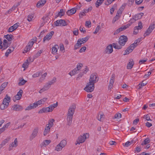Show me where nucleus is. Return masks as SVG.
Here are the masks:
<instances>
[{
    "instance_id": "obj_1",
    "label": "nucleus",
    "mask_w": 155,
    "mask_h": 155,
    "mask_svg": "<svg viewBox=\"0 0 155 155\" xmlns=\"http://www.w3.org/2000/svg\"><path fill=\"white\" fill-rule=\"evenodd\" d=\"M83 65L82 64L79 63L78 64L77 67L73 69L72 71H71L69 74L71 76H72L75 74L78 73L80 72V70L81 69V67Z\"/></svg>"
},
{
    "instance_id": "obj_2",
    "label": "nucleus",
    "mask_w": 155,
    "mask_h": 155,
    "mask_svg": "<svg viewBox=\"0 0 155 155\" xmlns=\"http://www.w3.org/2000/svg\"><path fill=\"white\" fill-rule=\"evenodd\" d=\"M89 134L86 133V134H83V136H81L79 137L77 140V143L76 144H80V143L84 142L86 139L89 137Z\"/></svg>"
},
{
    "instance_id": "obj_3",
    "label": "nucleus",
    "mask_w": 155,
    "mask_h": 155,
    "mask_svg": "<svg viewBox=\"0 0 155 155\" xmlns=\"http://www.w3.org/2000/svg\"><path fill=\"white\" fill-rule=\"evenodd\" d=\"M94 88V84L89 82H88L84 88V90L87 92H92Z\"/></svg>"
},
{
    "instance_id": "obj_4",
    "label": "nucleus",
    "mask_w": 155,
    "mask_h": 155,
    "mask_svg": "<svg viewBox=\"0 0 155 155\" xmlns=\"http://www.w3.org/2000/svg\"><path fill=\"white\" fill-rule=\"evenodd\" d=\"M75 108L76 105L74 104L71 105L68 109L67 115L73 117Z\"/></svg>"
},
{
    "instance_id": "obj_5",
    "label": "nucleus",
    "mask_w": 155,
    "mask_h": 155,
    "mask_svg": "<svg viewBox=\"0 0 155 155\" xmlns=\"http://www.w3.org/2000/svg\"><path fill=\"white\" fill-rule=\"evenodd\" d=\"M143 15V13H140L135 15L133 16L132 19H130V22L131 23L134 22L140 19Z\"/></svg>"
},
{
    "instance_id": "obj_6",
    "label": "nucleus",
    "mask_w": 155,
    "mask_h": 155,
    "mask_svg": "<svg viewBox=\"0 0 155 155\" xmlns=\"http://www.w3.org/2000/svg\"><path fill=\"white\" fill-rule=\"evenodd\" d=\"M31 41H29L28 45L25 47L24 49L23 53H25L29 51L33 45L34 44V39H32Z\"/></svg>"
},
{
    "instance_id": "obj_7",
    "label": "nucleus",
    "mask_w": 155,
    "mask_h": 155,
    "mask_svg": "<svg viewBox=\"0 0 155 155\" xmlns=\"http://www.w3.org/2000/svg\"><path fill=\"white\" fill-rule=\"evenodd\" d=\"M98 78L94 74H91L89 79V82L94 84L98 81Z\"/></svg>"
},
{
    "instance_id": "obj_8",
    "label": "nucleus",
    "mask_w": 155,
    "mask_h": 155,
    "mask_svg": "<svg viewBox=\"0 0 155 155\" xmlns=\"http://www.w3.org/2000/svg\"><path fill=\"white\" fill-rule=\"evenodd\" d=\"M119 39V43L122 46H124L127 41V37L124 35L120 36Z\"/></svg>"
},
{
    "instance_id": "obj_9",
    "label": "nucleus",
    "mask_w": 155,
    "mask_h": 155,
    "mask_svg": "<svg viewBox=\"0 0 155 155\" xmlns=\"http://www.w3.org/2000/svg\"><path fill=\"white\" fill-rule=\"evenodd\" d=\"M39 130V128L36 127L33 130L31 135L30 136L29 139L31 140H33L38 135Z\"/></svg>"
},
{
    "instance_id": "obj_10",
    "label": "nucleus",
    "mask_w": 155,
    "mask_h": 155,
    "mask_svg": "<svg viewBox=\"0 0 155 155\" xmlns=\"http://www.w3.org/2000/svg\"><path fill=\"white\" fill-rule=\"evenodd\" d=\"M155 28V24H153V25H150L147 29L145 33L144 34V36L145 37L148 35Z\"/></svg>"
},
{
    "instance_id": "obj_11",
    "label": "nucleus",
    "mask_w": 155,
    "mask_h": 155,
    "mask_svg": "<svg viewBox=\"0 0 155 155\" xmlns=\"http://www.w3.org/2000/svg\"><path fill=\"white\" fill-rule=\"evenodd\" d=\"M54 24L56 26H65L67 25L65 21L64 20L62 19L57 20L54 22Z\"/></svg>"
},
{
    "instance_id": "obj_12",
    "label": "nucleus",
    "mask_w": 155,
    "mask_h": 155,
    "mask_svg": "<svg viewBox=\"0 0 155 155\" xmlns=\"http://www.w3.org/2000/svg\"><path fill=\"white\" fill-rule=\"evenodd\" d=\"M18 145V141L17 138L15 139L14 142L12 143L9 145L8 148V150L9 151L12 150L13 149V147H16Z\"/></svg>"
},
{
    "instance_id": "obj_13",
    "label": "nucleus",
    "mask_w": 155,
    "mask_h": 155,
    "mask_svg": "<svg viewBox=\"0 0 155 155\" xmlns=\"http://www.w3.org/2000/svg\"><path fill=\"white\" fill-rule=\"evenodd\" d=\"M54 34L53 31H51L46 35L43 38V42H45L46 41H49L52 38L53 35Z\"/></svg>"
},
{
    "instance_id": "obj_14",
    "label": "nucleus",
    "mask_w": 155,
    "mask_h": 155,
    "mask_svg": "<svg viewBox=\"0 0 155 155\" xmlns=\"http://www.w3.org/2000/svg\"><path fill=\"white\" fill-rule=\"evenodd\" d=\"M143 27L142 23L141 22H140L138 23V25L136 26L134 28V34H136L138 32V30L141 29Z\"/></svg>"
},
{
    "instance_id": "obj_15",
    "label": "nucleus",
    "mask_w": 155,
    "mask_h": 155,
    "mask_svg": "<svg viewBox=\"0 0 155 155\" xmlns=\"http://www.w3.org/2000/svg\"><path fill=\"white\" fill-rule=\"evenodd\" d=\"M23 93V91L22 90H20L18 92L17 94L15 96V98H13V100L14 101H15L16 100H20L21 97Z\"/></svg>"
},
{
    "instance_id": "obj_16",
    "label": "nucleus",
    "mask_w": 155,
    "mask_h": 155,
    "mask_svg": "<svg viewBox=\"0 0 155 155\" xmlns=\"http://www.w3.org/2000/svg\"><path fill=\"white\" fill-rule=\"evenodd\" d=\"M10 97L8 96L7 95H6L5 97L3 99L2 103L5 105L8 106L9 103L10 101Z\"/></svg>"
},
{
    "instance_id": "obj_17",
    "label": "nucleus",
    "mask_w": 155,
    "mask_h": 155,
    "mask_svg": "<svg viewBox=\"0 0 155 155\" xmlns=\"http://www.w3.org/2000/svg\"><path fill=\"white\" fill-rule=\"evenodd\" d=\"M58 105V103L57 102H56V103L55 104L54 103L50 105L48 107H47L49 109H48L49 112H51L55 107H57Z\"/></svg>"
},
{
    "instance_id": "obj_18",
    "label": "nucleus",
    "mask_w": 155,
    "mask_h": 155,
    "mask_svg": "<svg viewBox=\"0 0 155 155\" xmlns=\"http://www.w3.org/2000/svg\"><path fill=\"white\" fill-rule=\"evenodd\" d=\"M50 87L49 85L47 83L39 91V92L40 93H42L48 90Z\"/></svg>"
},
{
    "instance_id": "obj_19",
    "label": "nucleus",
    "mask_w": 155,
    "mask_h": 155,
    "mask_svg": "<svg viewBox=\"0 0 155 155\" xmlns=\"http://www.w3.org/2000/svg\"><path fill=\"white\" fill-rule=\"evenodd\" d=\"M106 53L110 54L113 51V48L112 45H110L106 48Z\"/></svg>"
},
{
    "instance_id": "obj_20",
    "label": "nucleus",
    "mask_w": 155,
    "mask_h": 155,
    "mask_svg": "<svg viewBox=\"0 0 155 155\" xmlns=\"http://www.w3.org/2000/svg\"><path fill=\"white\" fill-rule=\"evenodd\" d=\"M13 109L15 111H19L23 109V108L22 106L19 105H15L12 106Z\"/></svg>"
},
{
    "instance_id": "obj_21",
    "label": "nucleus",
    "mask_w": 155,
    "mask_h": 155,
    "mask_svg": "<svg viewBox=\"0 0 155 155\" xmlns=\"http://www.w3.org/2000/svg\"><path fill=\"white\" fill-rule=\"evenodd\" d=\"M134 64V62L133 59H130L127 65V68L128 69H131Z\"/></svg>"
},
{
    "instance_id": "obj_22",
    "label": "nucleus",
    "mask_w": 155,
    "mask_h": 155,
    "mask_svg": "<svg viewBox=\"0 0 155 155\" xmlns=\"http://www.w3.org/2000/svg\"><path fill=\"white\" fill-rule=\"evenodd\" d=\"M134 45H133V44H131L130 46L127 48V50L125 51L126 52V54H128L132 51L135 48L133 46Z\"/></svg>"
},
{
    "instance_id": "obj_23",
    "label": "nucleus",
    "mask_w": 155,
    "mask_h": 155,
    "mask_svg": "<svg viewBox=\"0 0 155 155\" xmlns=\"http://www.w3.org/2000/svg\"><path fill=\"white\" fill-rule=\"evenodd\" d=\"M46 0H41L39 1L37 4V7L40 8L43 6L46 2Z\"/></svg>"
},
{
    "instance_id": "obj_24",
    "label": "nucleus",
    "mask_w": 155,
    "mask_h": 155,
    "mask_svg": "<svg viewBox=\"0 0 155 155\" xmlns=\"http://www.w3.org/2000/svg\"><path fill=\"white\" fill-rule=\"evenodd\" d=\"M51 142L50 140H45L41 144L40 146L42 147L44 146H47L51 143Z\"/></svg>"
},
{
    "instance_id": "obj_25",
    "label": "nucleus",
    "mask_w": 155,
    "mask_h": 155,
    "mask_svg": "<svg viewBox=\"0 0 155 155\" xmlns=\"http://www.w3.org/2000/svg\"><path fill=\"white\" fill-rule=\"evenodd\" d=\"M59 48V46L57 45H55L52 48V53L54 54H56L57 52L58 49Z\"/></svg>"
},
{
    "instance_id": "obj_26",
    "label": "nucleus",
    "mask_w": 155,
    "mask_h": 155,
    "mask_svg": "<svg viewBox=\"0 0 155 155\" xmlns=\"http://www.w3.org/2000/svg\"><path fill=\"white\" fill-rule=\"evenodd\" d=\"M51 128L48 127V126H45V130L43 132V135L45 136L47 135L50 132V130Z\"/></svg>"
},
{
    "instance_id": "obj_27",
    "label": "nucleus",
    "mask_w": 155,
    "mask_h": 155,
    "mask_svg": "<svg viewBox=\"0 0 155 155\" xmlns=\"http://www.w3.org/2000/svg\"><path fill=\"white\" fill-rule=\"evenodd\" d=\"M73 117L67 115V125L69 126H70L72 123Z\"/></svg>"
},
{
    "instance_id": "obj_28",
    "label": "nucleus",
    "mask_w": 155,
    "mask_h": 155,
    "mask_svg": "<svg viewBox=\"0 0 155 155\" xmlns=\"http://www.w3.org/2000/svg\"><path fill=\"white\" fill-rule=\"evenodd\" d=\"M76 11V8H73L70 10H68L67 12L68 15H70L74 14Z\"/></svg>"
},
{
    "instance_id": "obj_29",
    "label": "nucleus",
    "mask_w": 155,
    "mask_h": 155,
    "mask_svg": "<svg viewBox=\"0 0 155 155\" xmlns=\"http://www.w3.org/2000/svg\"><path fill=\"white\" fill-rule=\"evenodd\" d=\"M36 107L34 103L30 104L27 107L25 110H29L35 108Z\"/></svg>"
},
{
    "instance_id": "obj_30",
    "label": "nucleus",
    "mask_w": 155,
    "mask_h": 155,
    "mask_svg": "<svg viewBox=\"0 0 155 155\" xmlns=\"http://www.w3.org/2000/svg\"><path fill=\"white\" fill-rule=\"evenodd\" d=\"M83 44L80 41V40L78 39L77 41V43L75 44L74 46V49L76 50L79 48L81 46V45Z\"/></svg>"
},
{
    "instance_id": "obj_31",
    "label": "nucleus",
    "mask_w": 155,
    "mask_h": 155,
    "mask_svg": "<svg viewBox=\"0 0 155 155\" xmlns=\"http://www.w3.org/2000/svg\"><path fill=\"white\" fill-rule=\"evenodd\" d=\"M54 121V120L53 119H50L48 122V124H46V126H48V127L51 128L53 125V122Z\"/></svg>"
},
{
    "instance_id": "obj_32",
    "label": "nucleus",
    "mask_w": 155,
    "mask_h": 155,
    "mask_svg": "<svg viewBox=\"0 0 155 155\" xmlns=\"http://www.w3.org/2000/svg\"><path fill=\"white\" fill-rule=\"evenodd\" d=\"M90 38L89 36H87L85 38H81L79 39L80 41L83 44L87 42Z\"/></svg>"
},
{
    "instance_id": "obj_33",
    "label": "nucleus",
    "mask_w": 155,
    "mask_h": 155,
    "mask_svg": "<svg viewBox=\"0 0 155 155\" xmlns=\"http://www.w3.org/2000/svg\"><path fill=\"white\" fill-rule=\"evenodd\" d=\"M3 50H4L7 48L8 47V45L7 41L6 39H4L3 42Z\"/></svg>"
},
{
    "instance_id": "obj_34",
    "label": "nucleus",
    "mask_w": 155,
    "mask_h": 155,
    "mask_svg": "<svg viewBox=\"0 0 155 155\" xmlns=\"http://www.w3.org/2000/svg\"><path fill=\"white\" fill-rule=\"evenodd\" d=\"M14 50V48L13 47H10L6 51L5 53V56L6 57H8L9 54Z\"/></svg>"
},
{
    "instance_id": "obj_35",
    "label": "nucleus",
    "mask_w": 155,
    "mask_h": 155,
    "mask_svg": "<svg viewBox=\"0 0 155 155\" xmlns=\"http://www.w3.org/2000/svg\"><path fill=\"white\" fill-rule=\"evenodd\" d=\"M48 109H48L47 107H44L40 110L38 112V113L39 114H41L43 113L49 112L48 110Z\"/></svg>"
},
{
    "instance_id": "obj_36",
    "label": "nucleus",
    "mask_w": 155,
    "mask_h": 155,
    "mask_svg": "<svg viewBox=\"0 0 155 155\" xmlns=\"http://www.w3.org/2000/svg\"><path fill=\"white\" fill-rule=\"evenodd\" d=\"M10 140V138H6L1 143L0 145V146L2 147L4 146L8 143Z\"/></svg>"
},
{
    "instance_id": "obj_37",
    "label": "nucleus",
    "mask_w": 155,
    "mask_h": 155,
    "mask_svg": "<svg viewBox=\"0 0 155 155\" xmlns=\"http://www.w3.org/2000/svg\"><path fill=\"white\" fill-rule=\"evenodd\" d=\"M147 84V82L146 81H142L141 83H140L138 85V88L139 89H140L142 86H144L146 85Z\"/></svg>"
},
{
    "instance_id": "obj_38",
    "label": "nucleus",
    "mask_w": 155,
    "mask_h": 155,
    "mask_svg": "<svg viewBox=\"0 0 155 155\" xmlns=\"http://www.w3.org/2000/svg\"><path fill=\"white\" fill-rule=\"evenodd\" d=\"M150 140L148 138H147L143 141L141 145L142 146L146 145L150 142Z\"/></svg>"
},
{
    "instance_id": "obj_39",
    "label": "nucleus",
    "mask_w": 155,
    "mask_h": 155,
    "mask_svg": "<svg viewBox=\"0 0 155 155\" xmlns=\"http://www.w3.org/2000/svg\"><path fill=\"white\" fill-rule=\"evenodd\" d=\"M123 10V8L122 7H120L118 10L116 15H117L118 17H120Z\"/></svg>"
},
{
    "instance_id": "obj_40",
    "label": "nucleus",
    "mask_w": 155,
    "mask_h": 155,
    "mask_svg": "<svg viewBox=\"0 0 155 155\" xmlns=\"http://www.w3.org/2000/svg\"><path fill=\"white\" fill-rule=\"evenodd\" d=\"M13 36L12 35H7L4 36V37L9 41L12 40Z\"/></svg>"
},
{
    "instance_id": "obj_41",
    "label": "nucleus",
    "mask_w": 155,
    "mask_h": 155,
    "mask_svg": "<svg viewBox=\"0 0 155 155\" xmlns=\"http://www.w3.org/2000/svg\"><path fill=\"white\" fill-rule=\"evenodd\" d=\"M27 81L25 80L24 79H19L18 85L19 86L23 85Z\"/></svg>"
},
{
    "instance_id": "obj_42",
    "label": "nucleus",
    "mask_w": 155,
    "mask_h": 155,
    "mask_svg": "<svg viewBox=\"0 0 155 155\" xmlns=\"http://www.w3.org/2000/svg\"><path fill=\"white\" fill-rule=\"evenodd\" d=\"M104 0H97L95 3V5L96 7L98 8L103 2Z\"/></svg>"
},
{
    "instance_id": "obj_43",
    "label": "nucleus",
    "mask_w": 155,
    "mask_h": 155,
    "mask_svg": "<svg viewBox=\"0 0 155 155\" xmlns=\"http://www.w3.org/2000/svg\"><path fill=\"white\" fill-rule=\"evenodd\" d=\"M47 75V73L46 72H45L42 75L41 77L39 79V81L40 82H42V81L45 79Z\"/></svg>"
},
{
    "instance_id": "obj_44",
    "label": "nucleus",
    "mask_w": 155,
    "mask_h": 155,
    "mask_svg": "<svg viewBox=\"0 0 155 155\" xmlns=\"http://www.w3.org/2000/svg\"><path fill=\"white\" fill-rule=\"evenodd\" d=\"M59 144L63 148L67 144L66 141L65 140H63L60 142Z\"/></svg>"
},
{
    "instance_id": "obj_45",
    "label": "nucleus",
    "mask_w": 155,
    "mask_h": 155,
    "mask_svg": "<svg viewBox=\"0 0 155 155\" xmlns=\"http://www.w3.org/2000/svg\"><path fill=\"white\" fill-rule=\"evenodd\" d=\"M141 41V38H138L135 40L134 41V43L132 44L133 45H134L133 46L135 48L137 45H138V43H139Z\"/></svg>"
},
{
    "instance_id": "obj_46",
    "label": "nucleus",
    "mask_w": 155,
    "mask_h": 155,
    "mask_svg": "<svg viewBox=\"0 0 155 155\" xmlns=\"http://www.w3.org/2000/svg\"><path fill=\"white\" fill-rule=\"evenodd\" d=\"M114 82V80H110L108 87L109 89H111L112 88Z\"/></svg>"
},
{
    "instance_id": "obj_47",
    "label": "nucleus",
    "mask_w": 155,
    "mask_h": 155,
    "mask_svg": "<svg viewBox=\"0 0 155 155\" xmlns=\"http://www.w3.org/2000/svg\"><path fill=\"white\" fill-rule=\"evenodd\" d=\"M113 45L114 48L116 49H120L122 47V46L121 45H119L117 44L116 43H113Z\"/></svg>"
},
{
    "instance_id": "obj_48",
    "label": "nucleus",
    "mask_w": 155,
    "mask_h": 155,
    "mask_svg": "<svg viewBox=\"0 0 155 155\" xmlns=\"http://www.w3.org/2000/svg\"><path fill=\"white\" fill-rule=\"evenodd\" d=\"M63 148L61 146V145L59 144L56 147L55 150L57 151H59L61 150Z\"/></svg>"
},
{
    "instance_id": "obj_49",
    "label": "nucleus",
    "mask_w": 155,
    "mask_h": 155,
    "mask_svg": "<svg viewBox=\"0 0 155 155\" xmlns=\"http://www.w3.org/2000/svg\"><path fill=\"white\" fill-rule=\"evenodd\" d=\"M64 9H61L60 10V11L58 13V15L57 16L61 17L64 15Z\"/></svg>"
},
{
    "instance_id": "obj_50",
    "label": "nucleus",
    "mask_w": 155,
    "mask_h": 155,
    "mask_svg": "<svg viewBox=\"0 0 155 155\" xmlns=\"http://www.w3.org/2000/svg\"><path fill=\"white\" fill-rule=\"evenodd\" d=\"M42 73L41 71H38L36 72L34 74L32 75V77L33 78L38 77L39 76V75Z\"/></svg>"
},
{
    "instance_id": "obj_51",
    "label": "nucleus",
    "mask_w": 155,
    "mask_h": 155,
    "mask_svg": "<svg viewBox=\"0 0 155 155\" xmlns=\"http://www.w3.org/2000/svg\"><path fill=\"white\" fill-rule=\"evenodd\" d=\"M28 65L29 63L28 62V60H27L23 64L22 67L25 68H26L28 67Z\"/></svg>"
},
{
    "instance_id": "obj_52",
    "label": "nucleus",
    "mask_w": 155,
    "mask_h": 155,
    "mask_svg": "<svg viewBox=\"0 0 155 155\" xmlns=\"http://www.w3.org/2000/svg\"><path fill=\"white\" fill-rule=\"evenodd\" d=\"M114 117L115 118L119 119L121 117V114L120 113H118L115 115Z\"/></svg>"
},
{
    "instance_id": "obj_53",
    "label": "nucleus",
    "mask_w": 155,
    "mask_h": 155,
    "mask_svg": "<svg viewBox=\"0 0 155 155\" xmlns=\"http://www.w3.org/2000/svg\"><path fill=\"white\" fill-rule=\"evenodd\" d=\"M120 17H118L117 15H116L113 18L112 22L115 23L118 20Z\"/></svg>"
},
{
    "instance_id": "obj_54",
    "label": "nucleus",
    "mask_w": 155,
    "mask_h": 155,
    "mask_svg": "<svg viewBox=\"0 0 155 155\" xmlns=\"http://www.w3.org/2000/svg\"><path fill=\"white\" fill-rule=\"evenodd\" d=\"M8 106L5 105L4 104L2 103L0 106V108L2 110H4Z\"/></svg>"
},
{
    "instance_id": "obj_55",
    "label": "nucleus",
    "mask_w": 155,
    "mask_h": 155,
    "mask_svg": "<svg viewBox=\"0 0 155 155\" xmlns=\"http://www.w3.org/2000/svg\"><path fill=\"white\" fill-rule=\"evenodd\" d=\"M42 53V51L41 50H40L35 55L34 58H36L38 56H39L40 55L41 53Z\"/></svg>"
},
{
    "instance_id": "obj_56",
    "label": "nucleus",
    "mask_w": 155,
    "mask_h": 155,
    "mask_svg": "<svg viewBox=\"0 0 155 155\" xmlns=\"http://www.w3.org/2000/svg\"><path fill=\"white\" fill-rule=\"evenodd\" d=\"M33 17L34 16L32 14L29 15L28 16V20L29 21H31L33 18Z\"/></svg>"
},
{
    "instance_id": "obj_57",
    "label": "nucleus",
    "mask_w": 155,
    "mask_h": 155,
    "mask_svg": "<svg viewBox=\"0 0 155 155\" xmlns=\"http://www.w3.org/2000/svg\"><path fill=\"white\" fill-rule=\"evenodd\" d=\"M34 103L36 107L42 104L41 103V101H40V100L35 102Z\"/></svg>"
},
{
    "instance_id": "obj_58",
    "label": "nucleus",
    "mask_w": 155,
    "mask_h": 155,
    "mask_svg": "<svg viewBox=\"0 0 155 155\" xmlns=\"http://www.w3.org/2000/svg\"><path fill=\"white\" fill-rule=\"evenodd\" d=\"M100 29V26L99 25L96 28L95 31L94 32V34H96L99 31Z\"/></svg>"
},
{
    "instance_id": "obj_59",
    "label": "nucleus",
    "mask_w": 155,
    "mask_h": 155,
    "mask_svg": "<svg viewBox=\"0 0 155 155\" xmlns=\"http://www.w3.org/2000/svg\"><path fill=\"white\" fill-rule=\"evenodd\" d=\"M19 25V23H17L14 25L12 26L13 28L15 30L16 29Z\"/></svg>"
},
{
    "instance_id": "obj_60",
    "label": "nucleus",
    "mask_w": 155,
    "mask_h": 155,
    "mask_svg": "<svg viewBox=\"0 0 155 155\" xmlns=\"http://www.w3.org/2000/svg\"><path fill=\"white\" fill-rule=\"evenodd\" d=\"M86 48L85 46H84L81 48L79 51V52L82 53L84 52L86 50Z\"/></svg>"
},
{
    "instance_id": "obj_61",
    "label": "nucleus",
    "mask_w": 155,
    "mask_h": 155,
    "mask_svg": "<svg viewBox=\"0 0 155 155\" xmlns=\"http://www.w3.org/2000/svg\"><path fill=\"white\" fill-rule=\"evenodd\" d=\"M113 1V0H107V2H105V4L106 5H110Z\"/></svg>"
},
{
    "instance_id": "obj_62",
    "label": "nucleus",
    "mask_w": 155,
    "mask_h": 155,
    "mask_svg": "<svg viewBox=\"0 0 155 155\" xmlns=\"http://www.w3.org/2000/svg\"><path fill=\"white\" fill-rule=\"evenodd\" d=\"M85 15L86 14L85 13V12H84V11L81 12L79 14L80 18H82L83 16H85Z\"/></svg>"
},
{
    "instance_id": "obj_63",
    "label": "nucleus",
    "mask_w": 155,
    "mask_h": 155,
    "mask_svg": "<svg viewBox=\"0 0 155 155\" xmlns=\"http://www.w3.org/2000/svg\"><path fill=\"white\" fill-rule=\"evenodd\" d=\"M48 99L47 98L45 97L40 100L42 104H44Z\"/></svg>"
},
{
    "instance_id": "obj_64",
    "label": "nucleus",
    "mask_w": 155,
    "mask_h": 155,
    "mask_svg": "<svg viewBox=\"0 0 155 155\" xmlns=\"http://www.w3.org/2000/svg\"><path fill=\"white\" fill-rule=\"evenodd\" d=\"M80 31L83 32L84 33H85L86 32V31L85 30V28L84 27L82 28L81 26L80 28Z\"/></svg>"
}]
</instances>
